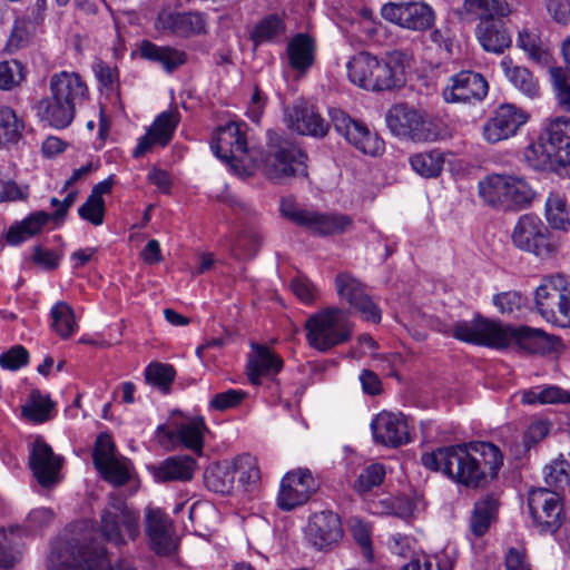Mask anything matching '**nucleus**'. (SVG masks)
Segmentation results:
<instances>
[{"label":"nucleus","instance_id":"64","mask_svg":"<svg viewBox=\"0 0 570 570\" xmlns=\"http://www.w3.org/2000/svg\"><path fill=\"white\" fill-rule=\"evenodd\" d=\"M29 362V353L22 345H14L0 355V366L4 370L17 371Z\"/></svg>","mask_w":570,"mask_h":570},{"label":"nucleus","instance_id":"17","mask_svg":"<svg viewBox=\"0 0 570 570\" xmlns=\"http://www.w3.org/2000/svg\"><path fill=\"white\" fill-rule=\"evenodd\" d=\"M529 117L525 110L512 104H502L483 125V139L489 144L507 140L517 135Z\"/></svg>","mask_w":570,"mask_h":570},{"label":"nucleus","instance_id":"6","mask_svg":"<svg viewBox=\"0 0 570 570\" xmlns=\"http://www.w3.org/2000/svg\"><path fill=\"white\" fill-rule=\"evenodd\" d=\"M268 154L262 149L256 170L273 183L283 184L297 176H307V156L293 144L279 141L275 132H268Z\"/></svg>","mask_w":570,"mask_h":570},{"label":"nucleus","instance_id":"42","mask_svg":"<svg viewBox=\"0 0 570 570\" xmlns=\"http://www.w3.org/2000/svg\"><path fill=\"white\" fill-rule=\"evenodd\" d=\"M55 404L50 397L39 390H32L21 406V417L26 421L39 424L50 419Z\"/></svg>","mask_w":570,"mask_h":570},{"label":"nucleus","instance_id":"19","mask_svg":"<svg viewBox=\"0 0 570 570\" xmlns=\"http://www.w3.org/2000/svg\"><path fill=\"white\" fill-rule=\"evenodd\" d=\"M155 28L165 35L187 38L205 33L207 19L198 11L179 12L164 9L157 14Z\"/></svg>","mask_w":570,"mask_h":570},{"label":"nucleus","instance_id":"4","mask_svg":"<svg viewBox=\"0 0 570 570\" xmlns=\"http://www.w3.org/2000/svg\"><path fill=\"white\" fill-rule=\"evenodd\" d=\"M245 128V124L229 121L217 129L210 142L215 156L227 163L240 177L254 175L262 157L261 148L247 146Z\"/></svg>","mask_w":570,"mask_h":570},{"label":"nucleus","instance_id":"52","mask_svg":"<svg viewBox=\"0 0 570 570\" xmlns=\"http://www.w3.org/2000/svg\"><path fill=\"white\" fill-rule=\"evenodd\" d=\"M525 161L534 169H546L557 164L553 151L548 148V142L542 140L540 132L537 141L530 144L523 151Z\"/></svg>","mask_w":570,"mask_h":570},{"label":"nucleus","instance_id":"36","mask_svg":"<svg viewBox=\"0 0 570 570\" xmlns=\"http://www.w3.org/2000/svg\"><path fill=\"white\" fill-rule=\"evenodd\" d=\"M286 57L292 69L306 72L315 59L314 39L306 33H297L287 43Z\"/></svg>","mask_w":570,"mask_h":570},{"label":"nucleus","instance_id":"7","mask_svg":"<svg viewBox=\"0 0 570 570\" xmlns=\"http://www.w3.org/2000/svg\"><path fill=\"white\" fill-rule=\"evenodd\" d=\"M480 196L491 206L521 209L535 197L531 186L519 176L493 174L479 183Z\"/></svg>","mask_w":570,"mask_h":570},{"label":"nucleus","instance_id":"40","mask_svg":"<svg viewBox=\"0 0 570 570\" xmlns=\"http://www.w3.org/2000/svg\"><path fill=\"white\" fill-rule=\"evenodd\" d=\"M500 67L511 85L524 96L534 98L539 95L538 80L529 69L514 65L512 59L508 57L501 60Z\"/></svg>","mask_w":570,"mask_h":570},{"label":"nucleus","instance_id":"43","mask_svg":"<svg viewBox=\"0 0 570 570\" xmlns=\"http://www.w3.org/2000/svg\"><path fill=\"white\" fill-rule=\"evenodd\" d=\"M286 31L285 22L276 14H269L256 23L250 31V40L255 47L263 43L277 42Z\"/></svg>","mask_w":570,"mask_h":570},{"label":"nucleus","instance_id":"31","mask_svg":"<svg viewBox=\"0 0 570 570\" xmlns=\"http://www.w3.org/2000/svg\"><path fill=\"white\" fill-rule=\"evenodd\" d=\"M196 460L189 455H174L150 468L154 479L160 483L187 482L194 476Z\"/></svg>","mask_w":570,"mask_h":570},{"label":"nucleus","instance_id":"27","mask_svg":"<svg viewBox=\"0 0 570 570\" xmlns=\"http://www.w3.org/2000/svg\"><path fill=\"white\" fill-rule=\"evenodd\" d=\"M287 126L301 134L323 137L327 134L328 124L315 111L307 101L299 99L286 112Z\"/></svg>","mask_w":570,"mask_h":570},{"label":"nucleus","instance_id":"3","mask_svg":"<svg viewBox=\"0 0 570 570\" xmlns=\"http://www.w3.org/2000/svg\"><path fill=\"white\" fill-rule=\"evenodd\" d=\"M49 570H136L127 562L110 568L106 549L91 541L88 533L58 539L48 558Z\"/></svg>","mask_w":570,"mask_h":570},{"label":"nucleus","instance_id":"12","mask_svg":"<svg viewBox=\"0 0 570 570\" xmlns=\"http://www.w3.org/2000/svg\"><path fill=\"white\" fill-rule=\"evenodd\" d=\"M335 289L338 297L358 313L362 320L379 324L382 311L366 293L364 284L350 273H340L335 278Z\"/></svg>","mask_w":570,"mask_h":570},{"label":"nucleus","instance_id":"54","mask_svg":"<svg viewBox=\"0 0 570 570\" xmlns=\"http://www.w3.org/2000/svg\"><path fill=\"white\" fill-rule=\"evenodd\" d=\"M543 478L552 492L563 491L570 485V464L564 459H557L543 469Z\"/></svg>","mask_w":570,"mask_h":570},{"label":"nucleus","instance_id":"63","mask_svg":"<svg viewBox=\"0 0 570 570\" xmlns=\"http://www.w3.org/2000/svg\"><path fill=\"white\" fill-rule=\"evenodd\" d=\"M78 214L83 220L95 226H100L104 223L105 200L94 198L89 195L86 202L79 207Z\"/></svg>","mask_w":570,"mask_h":570},{"label":"nucleus","instance_id":"32","mask_svg":"<svg viewBox=\"0 0 570 570\" xmlns=\"http://www.w3.org/2000/svg\"><path fill=\"white\" fill-rule=\"evenodd\" d=\"M475 36L481 47L492 53H502L511 45V36L503 19H488L479 22Z\"/></svg>","mask_w":570,"mask_h":570},{"label":"nucleus","instance_id":"29","mask_svg":"<svg viewBox=\"0 0 570 570\" xmlns=\"http://www.w3.org/2000/svg\"><path fill=\"white\" fill-rule=\"evenodd\" d=\"M50 94L78 108L88 99V87L77 72L60 71L50 78Z\"/></svg>","mask_w":570,"mask_h":570},{"label":"nucleus","instance_id":"22","mask_svg":"<svg viewBox=\"0 0 570 570\" xmlns=\"http://www.w3.org/2000/svg\"><path fill=\"white\" fill-rule=\"evenodd\" d=\"M29 465L41 487L49 488L59 482L62 458L56 455L42 439H36L32 443Z\"/></svg>","mask_w":570,"mask_h":570},{"label":"nucleus","instance_id":"49","mask_svg":"<svg viewBox=\"0 0 570 570\" xmlns=\"http://www.w3.org/2000/svg\"><path fill=\"white\" fill-rule=\"evenodd\" d=\"M544 215L551 228L560 230L570 228V212L564 196L551 193L546 200Z\"/></svg>","mask_w":570,"mask_h":570},{"label":"nucleus","instance_id":"30","mask_svg":"<svg viewBox=\"0 0 570 570\" xmlns=\"http://www.w3.org/2000/svg\"><path fill=\"white\" fill-rule=\"evenodd\" d=\"M206 424L203 417H194L183 422L175 430H168L164 425L158 426L157 436L164 442H179L193 452H200L204 445Z\"/></svg>","mask_w":570,"mask_h":570},{"label":"nucleus","instance_id":"1","mask_svg":"<svg viewBox=\"0 0 570 570\" xmlns=\"http://www.w3.org/2000/svg\"><path fill=\"white\" fill-rule=\"evenodd\" d=\"M421 463L465 487L476 488L494 478L503 463L500 449L490 442H468L424 453Z\"/></svg>","mask_w":570,"mask_h":570},{"label":"nucleus","instance_id":"61","mask_svg":"<svg viewBox=\"0 0 570 570\" xmlns=\"http://www.w3.org/2000/svg\"><path fill=\"white\" fill-rule=\"evenodd\" d=\"M350 528L353 538L362 549V553L367 561L373 559L371 531L367 523L361 519L353 518L350 521Z\"/></svg>","mask_w":570,"mask_h":570},{"label":"nucleus","instance_id":"20","mask_svg":"<svg viewBox=\"0 0 570 570\" xmlns=\"http://www.w3.org/2000/svg\"><path fill=\"white\" fill-rule=\"evenodd\" d=\"M569 289L570 282L562 275L547 276L537 287L535 308L547 322L556 324L557 315Z\"/></svg>","mask_w":570,"mask_h":570},{"label":"nucleus","instance_id":"9","mask_svg":"<svg viewBox=\"0 0 570 570\" xmlns=\"http://www.w3.org/2000/svg\"><path fill=\"white\" fill-rule=\"evenodd\" d=\"M512 244L520 250L538 257L550 256L556 246L548 226L532 214L521 215L511 233Z\"/></svg>","mask_w":570,"mask_h":570},{"label":"nucleus","instance_id":"28","mask_svg":"<svg viewBox=\"0 0 570 570\" xmlns=\"http://www.w3.org/2000/svg\"><path fill=\"white\" fill-rule=\"evenodd\" d=\"M542 140L548 142V148L554 154L557 164L567 166L570 164V118L556 117L548 119L541 131Z\"/></svg>","mask_w":570,"mask_h":570},{"label":"nucleus","instance_id":"44","mask_svg":"<svg viewBox=\"0 0 570 570\" xmlns=\"http://www.w3.org/2000/svg\"><path fill=\"white\" fill-rule=\"evenodd\" d=\"M23 130V119L11 107L0 106V147L16 145Z\"/></svg>","mask_w":570,"mask_h":570},{"label":"nucleus","instance_id":"24","mask_svg":"<svg viewBox=\"0 0 570 570\" xmlns=\"http://www.w3.org/2000/svg\"><path fill=\"white\" fill-rule=\"evenodd\" d=\"M146 533L149 546L157 554L168 556L176 549L170 518L159 508L146 509Z\"/></svg>","mask_w":570,"mask_h":570},{"label":"nucleus","instance_id":"37","mask_svg":"<svg viewBox=\"0 0 570 570\" xmlns=\"http://www.w3.org/2000/svg\"><path fill=\"white\" fill-rule=\"evenodd\" d=\"M52 219V214L43 210L31 213L21 222L14 223L7 232L6 239L10 245H19L39 234Z\"/></svg>","mask_w":570,"mask_h":570},{"label":"nucleus","instance_id":"62","mask_svg":"<svg viewBox=\"0 0 570 570\" xmlns=\"http://www.w3.org/2000/svg\"><path fill=\"white\" fill-rule=\"evenodd\" d=\"M384 475L385 470L382 464H371L360 474L358 479L355 481L354 488L358 492H367L374 487L380 485Z\"/></svg>","mask_w":570,"mask_h":570},{"label":"nucleus","instance_id":"39","mask_svg":"<svg viewBox=\"0 0 570 570\" xmlns=\"http://www.w3.org/2000/svg\"><path fill=\"white\" fill-rule=\"evenodd\" d=\"M140 56L144 59L160 63L167 72H173L187 60L184 51L168 46H157L150 41L141 42Z\"/></svg>","mask_w":570,"mask_h":570},{"label":"nucleus","instance_id":"58","mask_svg":"<svg viewBox=\"0 0 570 570\" xmlns=\"http://www.w3.org/2000/svg\"><path fill=\"white\" fill-rule=\"evenodd\" d=\"M35 35V23L28 19L14 21L10 38L8 40L9 51H16L27 47Z\"/></svg>","mask_w":570,"mask_h":570},{"label":"nucleus","instance_id":"51","mask_svg":"<svg viewBox=\"0 0 570 570\" xmlns=\"http://www.w3.org/2000/svg\"><path fill=\"white\" fill-rule=\"evenodd\" d=\"M235 478L246 489H253L261 479L257 461L249 454H242L235 458L232 463Z\"/></svg>","mask_w":570,"mask_h":570},{"label":"nucleus","instance_id":"2","mask_svg":"<svg viewBox=\"0 0 570 570\" xmlns=\"http://www.w3.org/2000/svg\"><path fill=\"white\" fill-rule=\"evenodd\" d=\"M451 332L459 341L494 348H504L512 343L534 354H543L551 348L550 337L541 330L528 326L514 328L479 315L471 321L456 322Z\"/></svg>","mask_w":570,"mask_h":570},{"label":"nucleus","instance_id":"13","mask_svg":"<svg viewBox=\"0 0 570 570\" xmlns=\"http://www.w3.org/2000/svg\"><path fill=\"white\" fill-rule=\"evenodd\" d=\"M528 507L533 525L540 533L552 534L562 524V504L557 492L541 488L532 490Z\"/></svg>","mask_w":570,"mask_h":570},{"label":"nucleus","instance_id":"38","mask_svg":"<svg viewBox=\"0 0 570 570\" xmlns=\"http://www.w3.org/2000/svg\"><path fill=\"white\" fill-rule=\"evenodd\" d=\"M140 56L144 59L160 63L167 72H173L187 60L184 51L168 46H157L150 41L141 42Z\"/></svg>","mask_w":570,"mask_h":570},{"label":"nucleus","instance_id":"35","mask_svg":"<svg viewBox=\"0 0 570 570\" xmlns=\"http://www.w3.org/2000/svg\"><path fill=\"white\" fill-rule=\"evenodd\" d=\"M353 225L348 215L338 213H318L309 210L305 224L308 232L320 236L342 234Z\"/></svg>","mask_w":570,"mask_h":570},{"label":"nucleus","instance_id":"47","mask_svg":"<svg viewBox=\"0 0 570 570\" xmlns=\"http://www.w3.org/2000/svg\"><path fill=\"white\" fill-rule=\"evenodd\" d=\"M204 480L208 490L220 494L230 493L235 482L233 465L227 463L210 465L205 471Z\"/></svg>","mask_w":570,"mask_h":570},{"label":"nucleus","instance_id":"21","mask_svg":"<svg viewBox=\"0 0 570 570\" xmlns=\"http://www.w3.org/2000/svg\"><path fill=\"white\" fill-rule=\"evenodd\" d=\"M488 89V82L481 73L463 70L449 79L442 95L450 104L472 102L482 100Z\"/></svg>","mask_w":570,"mask_h":570},{"label":"nucleus","instance_id":"23","mask_svg":"<svg viewBox=\"0 0 570 570\" xmlns=\"http://www.w3.org/2000/svg\"><path fill=\"white\" fill-rule=\"evenodd\" d=\"M371 430L376 443L386 446H400L410 442L406 419L401 413L382 411L371 422Z\"/></svg>","mask_w":570,"mask_h":570},{"label":"nucleus","instance_id":"10","mask_svg":"<svg viewBox=\"0 0 570 570\" xmlns=\"http://www.w3.org/2000/svg\"><path fill=\"white\" fill-rule=\"evenodd\" d=\"M101 532L115 546L126 543L125 533L134 540L139 534V514L121 499H112L101 514Z\"/></svg>","mask_w":570,"mask_h":570},{"label":"nucleus","instance_id":"18","mask_svg":"<svg viewBox=\"0 0 570 570\" xmlns=\"http://www.w3.org/2000/svg\"><path fill=\"white\" fill-rule=\"evenodd\" d=\"M317 488L318 484L308 469L289 471L281 480L277 505L283 511H291L306 503Z\"/></svg>","mask_w":570,"mask_h":570},{"label":"nucleus","instance_id":"34","mask_svg":"<svg viewBox=\"0 0 570 570\" xmlns=\"http://www.w3.org/2000/svg\"><path fill=\"white\" fill-rule=\"evenodd\" d=\"M283 367L282 358L268 347L253 345V353L248 357L247 374L253 384H258L262 376H274Z\"/></svg>","mask_w":570,"mask_h":570},{"label":"nucleus","instance_id":"46","mask_svg":"<svg viewBox=\"0 0 570 570\" xmlns=\"http://www.w3.org/2000/svg\"><path fill=\"white\" fill-rule=\"evenodd\" d=\"M466 12L474 14L483 22L488 19H504L511 13L505 0H464Z\"/></svg>","mask_w":570,"mask_h":570},{"label":"nucleus","instance_id":"55","mask_svg":"<svg viewBox=\"0 0 570 570\" xmlns=\"http://www.w3.org/2000/svg\"><path fill=\"white\" fill-rule=\"evenodd\" d=\"M18 528L7 531L0 528V567L8 569L14 567L21 559L22 552L14 539Z\"/></svg>","mask_w":570,"mask_h":570},{"label":"nucleus","instance_id":"25","mask_svg":"<svg viewBox=\"0 0 570 570\" xmlns=\"http://www.w3.org/2000/svg\"><path fill=\"white\" fill-rule=\"evenodd\" d=\"M306 535L318 550L331 549L343 537L340 517L332 511L315 513L308 521Z\"/></svg>","mask_w":570,"mask_h":570},{"label":"nucleus","instance_id":"56","mask_svg":"<svg viewBox=\"0 0 570 570\" xmlns=\"http://www.w3.org/2000/svg\"><path fill=\"white\" fill-rule=\"evenodd\" d=\"M263 240L262 234L256 229H246L236 238L232 250L240 259L253 258L261 248Z\"/></svg>","mask_w":570,"mask_h":570},{"label":"nucleus","instance_id":"53","mask_svg":"<svg viewBox=\"0 0 570 570\" xmlns=\"http://www.w3.org/2000/svg\"><path fill=\"white\" fill-rule=\"evenodd\" d=\"M492 303L502 315L511 317H519L527 311V298L517 291L495 294Z\"/></svg>","mask_w":570,"mask_h":570},{"label":"nucleus","instance_id":"48","mask_svg":"<svg viewBox=\"0 0 570 570\" xmlns=\"http://www.w3.org/2000/svg\"><path fill=\"white\" fill-rule=\"evenodd\" d=\"M521 48L538 65H548L551 60L550 51L543 46L541 38L534 29H522L517 39Z\"/></svg>","mask_w":570,"mask_h":570},{"label":"nucleus","instance_id":"15","mask_svg":"<svg viewBox=\"0 0 570 570\" xmlns=\"http://www.w3.org/2000/svg\"><path fill=\"white\" fill-rule=\"evenodd\" d=\"M385 121L390 131L396 137L417 141L434 140L436 138L423 115L406 105L392 107L386 114Z\"/></svg>","mask_w":570,"mask_h":570},{"label":"nucleus","instance_id":"60","mask_svg":"<svg viewBox=\"0 0 570 570\" xmlns=\"http://www.w3.org/2000/svg\"><path fill=\"white\" fill-rule=\"evenodd\" d=\"M176 371L170 364L150 363L145 368L146 381L163 390H168L175 380Z\"/></svg>","mask_w":570,"mask_h":570},{"label":"nucleus","instance_id":"45","mask_svg":"<svg viewBox=\"0 0 570 570\" xmlns=\"http://www.w3.org/2000/svg\"><path fill=\"white\" fill-rule=\"evenodd\" d=\"M498 510V502L492 495L479 500L471 517L470 527L474 535H483L494 521Z\"/></svg>","mask_w":570,"mask_h":570},{"label":"nucleus","instance_id":"57","mask_svg":"<svg viewBox=\"0 0 570 570\" xmlns=\"http://www.w3.org/2000/svg\"><path fill=\"white\" fill-rule=\"evenodd\" d=\"M24 80V70L18 60L0 62V90H12Z\"/></svg>","mask_w":570,"mask_h":570},{"label":"nucleus","instance_id":"16","mask_svg":"<svg viewBox=\"0 0 570 570\" xmlns=\"http://www.w3.org/2000/svg\"><path fill=\"white\" fill-rule=\"evenodd\" d=\"M328 116L335 130L363 154L376 156L383 150V141L379 136L343 110L330 108Z\"/></svg>","mask_w":570,"mask_h":570},{"label":"nucleus","instance_id":"41","mask_svg":"<svg viewBox=\"0 0 570 570\" xmlns=\"http://www.w3.org/2000/svg\"><path fill=\"white\" fill-rule=\"evenodd\" d=\"M411 168L423 178H435L441 175L445 163L440 149L416 153L409 158Z\"/></svg>","mask_w":570,"mask_h":570},{"label":"nucleus","instance_id":"26","mask_svg":"<svg viewBox=\"0 0 570 570\" xmlns=\"http://www.w3.org/2000/svg\"><path fill=\"white\" fill-rule=\"evenodd\" d=\"M179 114L175 110L161 112L147 132L139 139L132 155L140 157L154 147H165L171 140L179 124Z\"/></svg>","mask_w":570,"mask_h":570},{"label":"nucleus","instance_id":"11","mask_svg":"<svg viewBox=\"0 0 570 570\" xmlns=\"http://www.w3.org/2000/svg\"><path fill=\"white\" fill-rule=\"evenodd\" d=\"M92 460L95 468L109 483L119 487L129 481L131 463L116 453L115 443L109 434L101 433L97 436Z\"/></svg>","mask_w":570,"mask_h":570},{"label":"nucleus","instance_id":"33","mask_svg":"<svg viewBox=\"0 0 570 570\" xmlns=\"http://www.w3.org/2000/svg\"><path fill=\"white\" fill-rule=\"evenodd\" d=\"M76 109L68 102H65L58 98H55L50 94V97L41 99L37 106V116L41 121L56 129H65L72 122Z\"/></svg>","mask_w":570,"mask_h":570},{"label":"nucleus","instance_id":"14","mask_svg":"<svg viewBox=\"0 0 570 570\" xmlns=\"http://www.w3.org/2000/svg\"><path fill=\"white\" fill-rule=\"evenodd\" d=\"M381 16L393 24L414 31L430 29L435 21L432 7L419 1L387 2L382 6Z\"/></svg>","mask_w":570,"mask_h":570},{"label":"nucleus","instance_id":"59","mask_svg":"<svg viewBox=\"0 0 570 570\" xmlns=\"http://www.w3.org/2000/svg\"><path fill=\"white\" fill-rule=\"evenodd\" d=\"M553 91L559 106L566 111H570V80L560 67L549 69Z\"/></svg>","mask_w":570,"mask_h":570},{"label":"nucleus","instance_id":"5","mask_svg":"<svg viewBox=\"0 0 570 570\" xmlns=\"http://www.w3.org/2000/svg\"><path fill=\"white\" fill-rule=\"evenodd\" d=\"M353 330L350 311L340 307L323 308L312 314L305 323L308 345L323 353L348 342Z\"/></svg>","mask_w":570,"mask_h":570},{"label":"nucleus","instance_id":"8","mask_svg":"<svg viewBox=\"0 0 570 570\" xmlns=\"http://www.w3.org/2000/svg\"><path fill=\"white\" fill-rule=\"evenodd\" d=\"M348 79L372 91L390 90L400 81L395 70L368 52H360L347 62Z\"/></svg>","mask_w":570,"mask_h":570},{"label":"nucleus","instance_id":"50","mask_svg":"<svg viewBox=\"0 0 570 570\" xmlns=\"http://www.w3.org/2000/svg\"><path fill=\"white\" fill-rule=\"evenodd\" d=\"M52 330L61 338H69L78 330L75 313L66 302L56 303L50 311Z\"/></svg>","mask_w":570,"mask_h":570}]
</instances>
